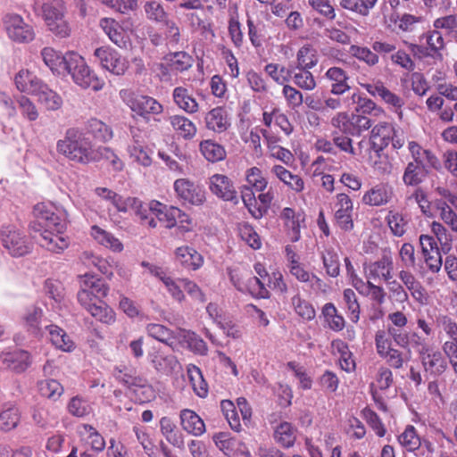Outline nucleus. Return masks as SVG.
<instances>
[{
	"label": "nucleus",
	"instance_id": "1",
	"mask_svg": "<svg viewBox=\"0 0 457 457\" xmlns=\"http://www.w3.org/2000/svg\"><path fill=\"white\" fill-rule=\"evenodd\" d=\"M35 220L30 231L38 245L46 250L60 253L68 248L66 212L52 203H39L34 207Z\"/></svg>",
	"mask_w": 457,
	"mask_h": 457
},
{
	"label": "nucleus",
	"instance_id": "2",
	"mask_svg": "<svg viewBox=\"0 0 457 457\" xmlns=\"http://www.w3.org/2000/svg\"><path fill=\"white\" fill-rule=\"evenodd\" d=\"M134 214L140 224L151 228L157 227V220L163 224L167 228H171L177 225V219L179 216L184 217L185 212L173 206H168L158 201H151L144 204L137 198V208L133 210Z\"/></svg>",
	"mask_w": 457,
	"mask_h": 457
},
{
	"label": "nucleus",
	"instance_id": "3",
	"mask_svg": "<svg viewBox=\"0 0 457 457\" xmlns=\"http://www.w3.org/2000/svg\"><path fill=\"white\" fill-rule=\"evenodd\" d=\"M57 151L79 163L94 162L96 160L95 147L90 138L76 130H69L65 137L57 142Z\"/></svg>",
	"mask_w": 457,
	"mask_h": 457
},
{
	"label": "nucleus",
	"instance_id": "4",
	"mask_svg": "<svg viewBox=\"0 0 457 457\" xmlns=\"http://www.w3.org/2000/svg\"><path fill=\"white\" fill-rule=\"evenodd\" d=\"M65 71L71 76L73 82L83 89L99 91L104 85L89 68L85 59L75 52H68V66Z\"/></svg>",
	"mask_w": 457,
	"mask_h": 457
},
{
	"label": "nucleus",
	"instance_id": "5",
	"mask_svg": "<svg viewBox=\"0 0 457 457\" xmlns=\"http://www.w3.org/2000/svg\"><path fill=\"white\" fill-rule=\"evenodd\" d=\"M45 22L55 36L67 37L71 34V28L64 19V5L62 0H45L41 6Z\"/></svg>",
	"mask_w": 457,
	"mask_h": 457
},
{
	"label": "nucleus",
	"instance_id": "6",
	"mask_svg": "<svg viewBox=\"0 0 457 457\" xmlns=\"http://www.w3.org/2000/svg\"><path fill=\"white\" fill-rule=\"evenodd\" d=\"M120 96L135 114L145 120L151 116L161 114L163 111L162 105L151 96L134 95L129 90H121Z\"/></svg>",
	"mask_w": 457,
	"mask_h": 457
},
{
	"label": "nucleus",
	"instance_id": "7",
	"mask_svg": "<svg viewBox=\"0 0 457 457\" xmlns=\"http://www.w3.org/2000/svg\"><path fill=\"white\" fill-rule=\"evenodd\" d=\"M94 56L104 70L113 75L121 76L129 69V61L111 47L102 46L96 48L94 52Z\"/></svg>",
	"mask_w": 457,
	"mask_h": 457
},
{
	"label": "nucleus",
	"instance_id": "8",
	"mask_svg": "<svg viewBox=\"0 0 457 457\" xmlns=\"http://www.w3.org/2000/svg\"><path fill=\"white\" fill-rule=\"evenodd\" d=\"M173 189L179 199L192 205H202L205 200V191L202 186L188 179H178L173 183Z\"/></svg>",
	"mask_w": 457,
	"mask_h": 457
},
{
	"label": "nucleus",
	"instance_id": "9",
	"mask_svg": "<svg viewBox=\"0 0 457 457\" xmlns=\"http://www.w3.org/2000/svg\"><path fill=\"white\" fill-rule=\"evenodd\" d=\"M4 246L12 256H22L30 251V244L25 236L13 226H5L1 230Z\"/></svg>",
	"mask_w": 457,
	"mask_h": 457
},
{
	"label": "nucleus",
	"instance_id": "10",
	"mask_svg": "<svg viewBox=\"0 0 457 457\" xmlns=\"http://www.w3.org/2000/svg\"><path fill=\"white\" fill-rule=\"evenodd\" d=\"M148 359L154 369L161 374L173 376L182 371V366L178 358L160 349L149 353Z\"/></svg>",
	"mask_w": 457,
	"mask_h": 457
},
{
	"label": "nucleus",
	"instance_id": "11",
	"mask_svg": "<svg viewBox=\"0 0 457 457\" xmlns=\"http://www.w3.org/2000/svg\"><path fill=\"white\" fill-rule=\"evenodd\" d=\"M362 87L371 96L380 97L384 103L388 105L389 109L397 115L398 119L403 120V112L402 108L404 105V101L403 98L390 91L381 82L365 84L362 85Z\"/></svg>",
	"mask_w": 457,
	"mask_h": 457
},
{
	"label": "nucleus",
	"instance_id": "12",
	"mask_svg": "<svg viewBox=\"0 0 457 457\" xmlns=\"http://www.w3.org/2000/svg\"><path fill=\"white\" fill-rule=\"evenodd\" d=\"M353 202L348 195L339 193L335 196L334 217L341 229L349 231L353 228Z\"/></svg>",
	"mask_w": 457,
	"mask_h": 457
},
{
	"label": "nucleus",
	"instance_id": "13",
	"mask_svg": "<svg viewBox=\"0 0 457 457\" xmlns=\"http://www.w3.org/2000/svg\"><path fill=\"white\" fill-rule=\"evenodd\" d=\"M393 197V187L387 182H379L364 192L361 202L368 206L379 207L389 204Z\"/></svg>",
	"mask_w": 457,
	"mask_h": 457
},
{
	"label": "nucleus",
	"instance_id": "14",
	"mask_svg": "<svg viewBox=\"0 0 457 457\" xmlns=\"http://www.w3.org/2000/svg\"><path fill=\"white\" fill-rule=\"evenodd\" d=\"M7 33L14 41L20 43L30 42L35 37V32L31 25L25 22L18 14L8 15L5 21Z\"/></svg>",
	"mask_w": 457,
	"mask_h": 457
},
{
	"label": "nucleus",
	"instance_id": "15",
	"mask_svg": "<svg viewBox=\"0 0 457 457\" xmlns=\"http://www.w3.org/2000/svg\"><path fill=\"white\" fill-rule=\"evenodd\" d=\"M141 265L147 270L149 274L159 278L163 283L167 291L174 300L182 302L185 299V295L181 289V287H183L182 284L180 283L181 279L176 280L172 278L162 267L151 264L149 262H143Z\"/></svg>",
	"mask_w": 457,
	"mask_h": 457
},
{
	"label": "nucleus",
	"instance_id": "16",
	"mask_svg": "<svg viewBox=\"0 0 457 457\" xmlns=\"http://www.w3.org/2000/svg\"><path fill=\"white\" fill-rule=\"evenodd\" d=\"M30 355L23 350L0 353V365L16 373L25 371L30 365Z\"/></svg>",
	"mask_w": 457,
	"mask_h": 457
},
{
	"label": "nucleus",
	"instance_id": "17",
	"mask_svg": "<svg viewBox=\"0 0 457 457\" xmlns=\"http://www.w3.org/2000/svg\"><path fill=\"white\" fill-rule=\"evenodd\" d=\"M208 187L213 195L224 201H234L237 199V191L232 182L223 174L212 175L209 179Z\"/></svg>",
	"mask_w": 457,
	"mask_h": 457
},
{
	"label": "nucleus",
	"instance_id": "18",
	"mask_svg": "<svg viewBox=\"0 0 457 457\" xmlns=\"http://www.w3.org/2000/svg\"><path fill=\"white\" fill-rule=\"evenodd\" d=\"M393 260L390 255L384 254L379 260L364 267L367 279L381 278L388 281L393 278Z\"/></svg>",
	"mask_w": 457,
	"mask_h": 457
},
{
	"label": "nucleus",
	"instance_id": "19",
	"mask_svg": "<svg viewBox=\"0 0 457 457\" xmlns=\"http://www.w3.org/2000/svg\"><path fill=\"white\" fill-rule=\"evenodd\" d=\"M205 127L215 133H222L230 127V117L228 110L217 106L206 112L204 116Z\"/></svg>",
	"mask_w": 457,
	"mask_h": 457
},
{
	"label": "nucleus",
	"instance_id": "20",
	"mask_svg": "<svg viewBox=\"0 0 457 457\" xmlns=\"http://www.w3.org/2000/svg\"><path fill=\"white\" fill-rule=\"evenodd\" d=\"M96 194L106 200L109 201L118 212H133L135 208H137V197H122L121 195L116 194L106 187H97L96 189Z\"/></svg>",
	"mask_w": 457,
	"mask_h": 457
},
{
	"label": "nucleus",
	"instance_id": "21",
	"mask_svg": "<svg viewBox=\"0 0 457 457\" xmlns=\"http://www.w3.org/2000/svg\"><path fill=\"white\" fill-rule=\"evenodd\" d=\"M420 353L422 364L427 371L431 374H441L446 370L447 361L441 352L422 347Z\"/></svg>",
	"mask_w": 457,
	"mask_h": 457
},
{
	"label": "nucleus",
	"instance_id": "22",
	"mask_svg": "<svg viewBox=\"0 0 457 457\" xmlns=\"http://www.w3.org/2000/svg\"><path fill=\"white\" fill-rule=\"evenodd\" d=\"M175 259L180 265L189 270H197L204 264L203 255L188 245L178 247L175 250Z\"/></svg>",
	"mask_w": 457,
	"mask_h": 457
},
{
	"label": "nucleus",
	"instance_id": "23",
	"mask_svg": "<svg viewBox=\"0 0 457 457\" xmlns=\"http://www.w3.org/2000/svg\"><path fill=\"white\" fill-rule=\"evenodd\" d=\"M177 345H179L183 347H187L194 353L205 355L208 352V347L206 343L198 337L195 332L190 330L177 329Z\"/></svg>",
	"mask_w": 457,
	"mask_h": 457
},
{
	"label": "nucleus",
	"instance_id": "24",
	"mask_svg": "<svg viewBox=\"0 0 457 457\" xmlns=\"http://www.w3.org/2000/svg\"><path fill=\"white\" fill-rule=\"evenodd\" d=\"M408 149L411 155V162L417 163L422 168L431 170L437 168L439 162L429 150L422 148L418 143L411 141L408 143Z\"/></svg>",
	"mask_w": 457,
	"mask_h": 457
},
{
	"label": "nucleus",
	"instance_id": "25",
	"mask_svg": "<svg viewBox=\"0 0 457 457\" xmlns=\"http://www.w3.org/2000/svg\"><path fill=\"white\" fill-rule=\"evenodd\" d=\"M80 441L93 451L102 452L105 448V441L102 435L91 425L81 424L77 428Z\"/></svg>",
	"mask_w": 457,
	"mask_h": 457
},
{
	"label": "nucleus",
	"instance_id": "26",
	"mask_svg": "<svg viewBox=\"0 0 457 457\" xmlns=\"http://www.w3.org/2000/svg\"><path fill=\"white\" fill-rule=\"evenodd\" d=\"M113 376L118 381L129 387L134 386L142 389L143 394L145 395L144 401L149 400L153 396V389L145 378L128 373L119 367L114 368Z\"/></svg>",
	"mask_w": 457,
	"mask_h": 457
},
{
	"label": "nucleus",
	"instance_id": "27",
	"mask_svg": "<svg viewBox=\"0 0 457 457\" xmlns=\"http://www.w3.org/2000/svg\"><path fill=\"white\" fill-rule=\"evenodd\" d=\"M388 320L395 328H388V333L394 341L400 346L404 347L408 345V335L403 333L400 329L407 325L408 320L406 315L400 311L388 314Z\"/></svg>",
	"mask_w": 457,
	"mask_h": 457
},
{
	"label": "nucleus",
	"instance_id": "28",
	"mask_svg": "<svg viewBox=\"0 0 457 457\" xmlns=\"http://www.w3.org/2000/svg\"><path fill=\"white\" fill-rule=\"evenodd\" d=\"M180 425L188 434L199 436L205 432V424L199 415L192 410L184 409L179 414Z\"/></svg>",
	"mask_w": 457,
	"mask_h": 457
},
{
	"label": "nucleus",
	"instance_id": "29",
	"mask_svg": "<svg viewBox=\"0 0 457 457\" xmlns=\"http://www.w3.org/2000/svg\"><path fill=\"white\" fill-rule=\"evenodd\" d=\"M41 56L45 64L54 74H63L68 66V53L62 55L52 47H45L41 51Z\"/></svg>",
	"mask_w": 457,
	"mask_h": 457
},
{
	"label": "nucleus",
	"instance_id": "30",
	"mask_svg": "<svg viewBox=\"0 0 457 457\" xmlns=\"http://www.w3.org/2000/svg\"><path fill=\"white\" fill-rule=\"evenodd\" d=\"M172 98L175 104L188 114H194L199 111L198 102L185 87H176L172 92Z\"/></svg>",
	"mask_w": 457,
	"mask_h": 457
},
{
	"label": "nucleus",
	"instance_id": "31",
	"mask_svg": "<svg viewBox=\"0 0 457 457\" xmlns=\"http://www.w3.org/2000/svg\"><path fill=\"white\" fill-rule=\"evenodd\" d=\"M101 29L109 39L119 47H125L127 37L122 27L114 19L103 18L99 23Z\"/></svg>",
	"mask_w": 457,
	"mask_h": 457
},
{
	"label": "nucleus",
	"instance_id": "32",
	"mask_svg": "<svg viewBox=\"0 0 457 457\" xmlns=\"http://www.w3.org/2000/svg\"><path fill=\"white\" fill-rule=\"evenodd\" d=\"M149 337L167 345L172 349L177 348V329L170 330L165 326L157 323H150L145 327Z\"/></svg>",
	"mask_w": 457,
	"mask_h": 457
},
{
	"label": "nucleus",
	"instance_id": "33",
	"mask_svg": "<svg viewBox=\"0 0 457 457\" xmlns=\"http://www.w3.org/2000/svg\"><path fill=\"white\" fill-rule=\"evenodd\" d=\"M17 89L34 96L43 85V81L27 70H21L14 78Z\"/></svg>",
	"mask_w": 457,
	"mask_h": 457
},
{
	"label": "nucleus",
	"instance_id": "34",
	"mask_svg": "<svg viewBox=\"0 0 457 457\" xmlns=\"http://www.w3.org/2000/svg\"><path fill=\"white\" fill-rule=\"evenodd\" d=\"M326 79L331 82V93L342 95L350 89L348 76L342 68L331 67L325 73Z\"/></svg>",
	"mask_w": 457,
	"mask_h": 457
},
{
	"label": "nucleus",
	"instance_id": "35",
	"mask_svg": "<svg viewBox=\"0 0 457 457\" xmlns=\"http://www.w3.org/2000/svg\"><path fill=\"white\" fill-rule=\"evenodd\" d=\"M34 96H37V102L47 111H57L62 106L61 96L45 83Z\"/></svg>",
	"mask_w": 457,
	"mask_h": 457
},
{
	"label": "nucleus",
	"instance_id": "36",
	"mask_svg": "<svg viewBox=\"0 0 457 457\" xmlns=\"http://www.w3.org/2000/svg\"><path fill=\"white\" fill-rule=\"evenodd\" d=\"M321 317L324 320L325 327L335 332H339L345 327V318L338 312L332 303L324 304L321 309Z\"/></svg>",
	"mask_w": 457,
	"mask_h": 457
},
{
	"label": "nucleus",
	"instance_id": "37",
	"mask_svg": "<svg viewBox=\"0 0 457 457\" xmlns=\"http://www.w3.org/2000/svg\"><path fill=\"white\" fill-rule=\"evenodd\" d=\"M90 234L99 245L112 252L120 253L123 250V245L119 238L96 225L92 226Z\"/></svg>",
	"mask_w": 457,
	"mask_h": 457
},
{
	"label": "nucleus",
	"instance_id": "38",
	"mask_svg": "<svg viewBox=\"0 0 457 457\" xmlns=\"http://www.w3.org/2000/svg\"><path fill=\"white\" fill-rule=\"evenodd\" d=\"M271 172L286 186L295 193H301L304 189L303 179L281 165H274Z\"/></svg>",
	"mask_w": 457,
	"mask_h": 457
},
{
	"label": "nucleus",
	"instance_id": "39",
	"mask_svg": "<svg viewBox=\"0 0 457 457\" xmlns=\"http://www.w3.org/2000/svg\"><path fill=\"white\" fill-rule=\"evenodd\" d=\"M49 334V340L58 349L63 352H71L75 344L71 337L56 325H49L46 328Z\"/></svg>",
	"mask_w": 457,
	"mask_h": 457
},
{
	"label": "nucleus",
	"instance_id": "40",
	"mask_svg": "<svg viewBox=\"0 0 457 457\" xmlns=\"http://www.w3.org/2000/svg\"><path fill=\"white\" fill-rule=\"evenodd\" d=\"M399 278L417 302L420 303H424L426 302L427 295L425 289L411 271L407 269L402 270L399 272Z\"/></svg>",
	"mask_w": 457,
	"mask_h": 457
},
{
	"label": "nucleus",
	"instance_id": "41",
	"mask_svg": "<svg viewBox=\"0 0 457 457\" xmlns=\"http://www.w3.org/2000/svg\"><path fill=\"white\" fill-rule=\"evenodd\" d=\"M290 305L295 313L303 321H311L316 317V311L312 303L299 294L291 298Z\"/></svg>",
	"mask_w": 457,
	"mask_h": 457
},
{
	"label": "nucleus",
	"instance_id": "42",
	"mask_svg": "<svg viewBox=\"0 0 457 457\" xmlns=\"http://www.w3.org/2000/svg\"><path fill=\"white\" fill-rule=\"evenodd\" d=\"M387 225L395 237H403L409 228L408 215L396 211H389L386 217Z\"/></svg>",
	"mask_w": 457,
	"mask_h": 457
},
{
	"label": "nucleus",
	"instance_id": "43",
	"mask_svg": "<svg viewBox=\"0 0 457 457\" xmlns=\"http://www.w3.org/2000/svg\"><path fill=\"white\" fill-rule=\"evenodd\" d=\"M311 69H305L301 67H295L291 69V77L294 84L301 89L306 91L313 90L316 86V80L314 76L310 71Z\"/></svg>",
	"mask_w": 457,
	"mask_h": 457
},
{
	"label": "nucleus",
	"instance_id": "44",
	"mask_svg": "<svg viewBox=\"0 0 457 457\" xmlns=\"http://www.w3.org/2000/svg\"><path fill=\"white\" fill-rule=\"evenodd\" d=\"M429 170L409 162L403 174V182L406 186H418L423 182Z\"/></svg>",
	"mask_w": 457,
	"mask_h": 457
},
{
	"label": "nucleus",
	"instance_id": "45",
	"mask_svg": "<svg viewBox=\"0 0 457 457\" xmlns=\"http://www.w3.org/2000/svg\"><path fill=\"white\" fill-rule=\"evenodd\" d=\"M351 99L353 103L357 104L355 107L357 112L370 114L375 118H383L386 115L385 111L381 107L378 106L370 99L361 97L358 93H353Z\"/></svg>",
	"mask_w": 457,
	"mask_h": 457
},
{
	"label": "nucleus",
	"instance_id": "46",
	"mask_svg": "<svg viewBox=\"0 0 457 457\" xmlns=\"http://www.w3.org/2000/svg\"><path fill=\"white\" fill-rule=\"evenodd\" d=\"M160 429L166 440L174 446L181 447L184 444L182 435L179 432L174 422L168 417L160 420Z\"/></svg>",
	"mask_w": 457,
	"mask_h": 457
},
{
	"label": "nucleus",
	"instance_id": "47",
	"mask_svg": "<svg viewBox=\"0 0 457 457\" xmlns=\"http://www.w3.org/2000/svg\"><path fill=\"white\" fill-rule=\"evenodd\" d=\"M170 123L172 129L185 138H192L196 133L194 122L183 115L171 116Z\"/></svg>",
	"mask_w": 457,
	"mask_h": 457
},
{
	"label": "nucleus",
	"instance_id": "48",
	"mask_svg": "<svg viewBox=\"0 0 457 457\" xmlns=\"http://www.w3.org/2000/svg\"><path fill=\"white\" fill-rule=\"evenodd\" d=\"M187 376L194 392L199 397H205L208 394V385L204 380L201 370L195 365L187 366Z\"/></svg>",
	"mask_w": 457,
	"mask_h": 457
},
{
	"label": "nucleus",
	"instance_id": "49",
	"mask_svg": "<svg viewBox=\"0 0 457 457\" xmlns=\"http://www.w3.org/2000/svg\"><path fill=\"white\" fill-rule=\"evenodd\" d=\"M80 283L89 290L94 298L97 301H100L99 299L107 295L109 290L108 286L102 279L93 275L86 274L81 277Z\"/></svg>",
	"mask_w": 457,
	"mask_h": 457
},
{
	"label": "nucleus",
	"instance_id": "50",
	"mask_svg": "<svg viewBox=\"0 0 457 457\" xmlns=\"http://www.w3.org/2000/svg\"><path fill=\"white\" fill-rule=\"evenodd\" d=\"M200 152L207 161L212 162L221 161L226 156L224 147L212 140L201 142Z\"/></svg>",
	"mask_w": 457,
	"mask_h": 457
},
{
	"label": "nucleus",
	"instance_id": "51",
	"mask_svg": "<svg viewBox=\"0 0 457 457\" xmlns=\"http://www.w3.org/2000/svg\"><path fill=\"white\" fill-rule=\"evenodd\" d=\"M319 62L317 51L310 45L302 46L296 54V67L312 69Z\"/></svg>",
	"mask_w": 457,
	"mask_h": 457
},
{
	"label": "nucleus",
	"instance_id": "52",
	"mask_svg": "<svg viewBox=\"0 0 457 457\" xmlns=\"http://www.w3.org/2000/svg\"><path fill=\"white\" fill-rule=\"evenodd\" d=\"M166 60L170 69L177 72L187 71L194 63L192 56L186 52H176L170 54L167 56Z\"/></svg>",
	"mask_w": 457,
	"mask_h": 457
},
{
	"label": "nucleus",
	"instance_id": "53",
	"mask_svg": "<svg viewBox=\"0 0 457 457\" xmlns=\"http://www.w3.org/2000/svg\"><path fill=\"white\" fill-rule=\"evenodd\" d=\"M20 422V412L14 405L4 407L0 412V429L10 431L17 427Z\"/></svg>",
	"mask_w": 457,
	"mask_h": 457
},
{
	"label": "nucleus",
	"instance_id": "54",
	"mask_svg": "<svg viewBox=\"0 0 457 457\" xmlns=\"http://www.w3.org/2000/svg\"><path fill=\"white\" fill-rule=\"evenodd\" d=\"M435 204L439 212L440 220L448 226L452 231L457 233V213L444 200H436Z\"/></svg>",
	"mask_w": 457,
	"mask_h": 457
},
{
	"label": "nucleus",
	"instance_id": "55",
	"mask_svg": "<svg viewBox=\"0 0 457 457\" xmlns=\"http://www.w3.org/2000/svg\"><path fill=\"white\" fill-rule=\"evenodd\" d=\"M87 312L103 323L112 324L115 321V312L102 301L91 304Z\"/></svg>",
	"mask_w": 457,
	"mask_h": 457
},
{
	"label": "nucleus",
	"instance_id": "56",
	"mask_svg": "<svg viewBox=\"0 0 457 457\" xmlns=\"http://www.w3.org/2000/svg\"><path fill=\"white\" fill-rule=\"evenodd\" d=\"M41 395L56 401L63 394V386L55 379H44L37 384Z\"/></svg>",
	"mask_w": 457,
	"mask_h": 457
},
{
	"label": "nucleus",
	"instance_id": "57",
	"mask_svg": "<svg viewBox=\"0 0 457 457\" xmlns=\"http://www.w3.org/2000/svg\"><path fill=\"white\" fill-rule=\"evenodd\" d=\"M130 158L144 167L152 164L151 153L138 140H134L133 145L128 148Z\"/></svg>",
	"mask_w": 457,
	"mask_h": 457
},
{
	"label": "nucleus",
	"instance_id": "58",
	"mask_svg": "<svg viewBox=\"0 0 457 457\" xmlns=\"http://www.w3.org/2000/svg\"><path fill=\"white\" fill-rule=\"evenodd\" d=\"M144 11L147 19L156 23H162L168 19V13L159 1H146L144 4Z\"/></svg>",
	"mask_w": 457,
	"mask_h": 457
},
{
	"label": "nucleus",
	"instance_id": "59",
	"mask_svg": "<svg viewBox=\"0 0 457 457\" xmlns=\"http://www.w3.org/2000/svg\"><path fill=\"white\" fill-rule=\"evenodd\" d=\"M242 200L254 219H261L266 213L265 207H262L261 204H258V201L250 187H245L242 191Z\"/></svg>",
	"mask_w": 457,
	"mask_h": 457
},
{
	"label": "nucleus",
	"instance_id": "60",
	"mask_svg": "<svg viewBox=\"0 0 457 457\" xmlns=\"http://www.w3.org/2000/svg\"><path fill=\"white\" fill-rule=\"evenodd\" d=\"M245 179L247 187L253 188L258 192H262L268 186V180L263 176L262 171L258 167H252L245 171Z\"/></svg>",
	"mask_w": 457,
	"mask_h": 457
},
{
	"label": "nucleus",
	"instance_id": "61",
	"mask_svg": "<svg viewBox=\"0 0 457 457\" xmlns=\"http://www.w3.org/2000/svg\"><path fill=\"white\" fill-rule=\"evenodd\" d=\"M95 162L106 161L114 170H121L123 168L122 161L109 147L99 146L95 148Z\"/></svg>",
	"mask_w": 457,
	"mask_h": 457
},
{
	"label": "nucleus",
	"instance_id": "62",
	"mask_svg": "<svg viewBox=\"0 0 457 457\" xmlns=\"http://www.w3.org/2000/svg\"><path fill=\"white\" fill-rule=\"evenodd\" d=\"M431 233L436 237V241L440 244L443 251H448L452 245V235L448 229L439 221H432L430 224Z\"/></svg>",
	"mask_w": 457,
	"mask_h": 457
},
{
	"label": "nucleus",
	"instance_id": "63",
	"mask_svg": "<svg viewBox=\"0 0 457 457\" xmlns=\"http://www.w3.org/2000/svg\"><path fill=\"white\" fill-rule=\"evenodd\" d=\"M398 442L410 452L417 450L420 445V438L415 428L411 425L407 426L404 431L398 436Z\"/></svg>",
	"mask_w": 457,
	"mask_h": 457
},
{
	"label": "nucleus",
	"instance_id": "64",
	"mask_svg": "<svg viewBox=\"0 0 457 457\" xmlns=\"http://www.w3.org/2000/svg\"><path fill=\"white\" fill-rule=\"evenodd\" d=\"M275 439L284 447H290L295 441V433L290 423L283 422L275 430Z\"/></svg>",
	"mask_w": 457,
	"mask_h": 457
}]
</instances>
